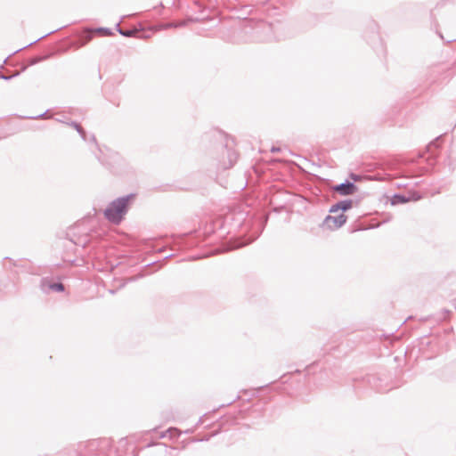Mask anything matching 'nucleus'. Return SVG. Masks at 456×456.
<instances>
[{"mask_svg": "<svg viewBox=\"0 0 456 456\" xmlns=\"http://www.w3.org/2000/svg\"><path fill=\"white\" fill-rule=\"evenodd\" d=\"M352 204L351 201H342L330 209L331 213L335 215L328 216L324 220V224L330 230L340 228L346 222V216L344 211L349 209Z\"/></svg>", "mask_w": 456, "mask_h": 456, "instance_id": "1", "label": "nucleus"}, {"mask_svg": "<svg viewBox=\"0 0 456 456\" xmlns=\"http://www.w3.org/2000/svg\"><path fill=\"white\" fill-rule=\"evenodd\" d=\"M133 198L134 197L131 195L113 201L105 210V216L107 219L112 223L118 224L123 219L128 202Z\"/></svg>", "mask_w": 456, "mask_h": 456, "instance_id": "2", "label": "nucleus"}, {"mask_svg": "<svg viewBox=\"0 0 456 456\" xmlns=\"http://www.w3.org/2000/svg\"><path fill=\"white\" fill-rule=\"evenodd\" d=\"M335 191L340 193L341 195H350L354 192L355 186L351 183H343L336 186Z\"/></svg>", "mask_w": 456, "mask_h": 456, "instance_id": "3", "label": "nucleus"}, {"mask_svg": "<svg viewBox=\"0 0 456 456\" xmlns=\"http://www.w3.org/2000/svg\"><path fill=\"white\" fill-rule=\"evenodd\" d=\"M408 200L406 199H404L403 196L395 195L393 197L391 202H392V205H396V204H400V203H405Z\"/></svg>", "mask_w": 456, "mask_h": 456, "instance_id": "4", "label": "nucleus"}, {"mask_svg": "<svg viewBox=\"0 0 456 456\" xmlns=\"http://www.w3.org/2000/svg\"><path fill=\"white\" fill-rule=\"evenodd\" d=\"M51 289L57 291H62L64 289L63 285L61 283H54L51 285Z\"/></svg>", "mask_w": 456, "mask_h": 456, "instance_id": "5", "label": "nucleus"}, {"mask_svg": "<svg viewBox=\"0 0 456 456\" xmlns=\"http://www.w3.org/2000/svg\"><path fill=\"white\" fill-rule=\"evenodd\" d=\"M123 34H124L125 36H131V35H132V32H130V31H129V32H125V33H123Z\"/></svg>", "mask_w": 456, "mask_h": 456, "instance_id": "6", "label": "nucleus"}]
</instances>
